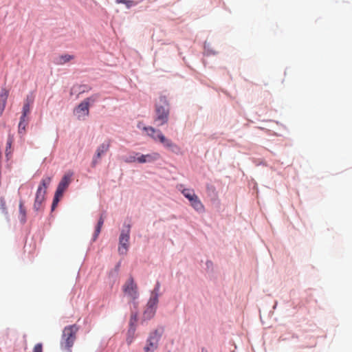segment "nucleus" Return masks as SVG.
I'll return each instance as SVG.
<instances>
[{
    "mask_svg": "<svg viewBox=\"0 0 352 352\" xmlns=\"http://www.w3.org/2000/svg\"><path fill=\"white\" fill-rule=\"evenodd\" d=\"M79 327L76 324L65 327L63 330L60 346L64 352H72V347L76 339V334Z\"/></svg>",
    "mask_w": 352,
    "mask_h": 352,
    "instance_id": "1",
    "label": "nucleus"
},
{
    "mask_svg": "<svg viewBox=\"0 0 352 352\" xmlns=\"http://www.w3.org/2000/svg\"><path fill=\"white\" fill-rule=\"evenodd\" d=\"M155 122L157 126L166 124L169 117V103L166 96H161L155 104Z\"/></svg>",
    "mask_w": 352,
    "mask_h": 352,
    "instance_id": "2",
    "label": "nucleus"
},
{
    "mask_svg": "<svg viewBox=\"0 0 352 352\" xmlns=\"http://www.w3.org/2000/svg\"><path fill=\"white\" fill-rule=\"evenodd\" d=\"M144 130L153 140L159 141L165 148L175 153L179 151L180 148L170 139L166 138L160 130H156L152 126L144 127Z\"/></svg>",
    "mask_w": 352,
    "mask_h": 352,
    "instance_id": "3",
    "label": "nucleus"
},
{
    "mask_svg": "<svg viewBox=\"0 0 352 352\" xmlns=\"http://www.w3.org/2000/svg\"><path fill=\"white\" fill-rule=\"evenodd\" d=\"M51 182V177H43L41 181L35 195V200L33 206L34 210L38 211L42 209L43 204L45 200L47 188H48Z\"/></svg>",
    "mask_w": 352,
    "mask_h": 352,
    "instance_id": "4",
    "label": "nucleus"
},
{
    "mask_svg": "<svg viewBox=\"0 0 352 352\" xmlns=\"http://www.w3.org/2000/svg\"><path fill=\"white\" fill-rule=\"evenodd\" d=\"M122 291L124 295L129 298L130 302L135 305V300L139 297V292L138 285L132 277H129L124 283L122 286Z\"/></svg>",
    "mask_w": 352,
    "mask_h": 352,
    "instance_id": "5",
    "label": "nucleus"
},
{
    "mask_svg": "<svg viewBox=\"0 0 352 352\" xmlns=\"http://www.w3.org/2000/svg\"><path fill=\"white\" fill-rule=\"evenodd\" d=\"M159 283L157 284L153 292L147 303L146 307L143 314L144 320H150L152 318L156 311V307L158 302L157 292L159 290Z\"/></svg>",
    "mask_w": 352,
    "mask_h": 352,
    "instance_id": "6",
    "label": "nucleus"
},
{
    "mask_svg": "<svg viewBox=\"0 0 352 352\" xmlns=\"http://www.w3.org/2000/svg\"><path fill=\"white\" fill-rule=\"evenodd\" d=\"M182 193L186 199H188L190 203V206L195 210L200 212L204 211V206L193 190L184 188L182 190Z\"/></svg>",
    "mask_w": 352,
    "mask_h": 352,
    "instance_id": "7",
    "label": "nucleus"
},
{
    "mask_svg": "<svg viewBox=\"0 0 352 352\" xmlns=\"http://www.w3.org/2000/svg\"><path fill=\"white\" fill-rule=\"evenodd\" d=\"M162 332H159L158 330H155L152 332L147 341L146 344L144 346V349L145 352H154L157 346L158 342L161 338Z\"/></svg>",
    "mask_w": 352,
    "mask_h": 352,
    "instance_id": "8",
    "label": "nucleus"
},
{
    "mask_svg": "<svg viewBox=\"0 0 352 352\" xmlns=\"http://www.w3.org/2000/svg\"><path fill=\"white\" fill-rule=\"evenodd\" d=\"M129 228L122 231L119 238L118 252L120 254H126L129 245Z\"/></svg>",
    "mask_w": 352,
    "mask_h": 352,
    "instance_id": "9",
    "label": "nucleus"
},
{
    "mask_svg": "<svg viewBox=\"0 0 352 352\" xmlns=\"http://www.w3.org/2000/svg\"><path fill=\"white\" fill-rule=\"evenodd\" d=\"M73 175L74 173L69 170L63 175L56 190V192H58V194L63 195L64 191L67 188L72 182Z\"/></svg>",
    "mask_w": 352,
    "mask_h": 352,
    "instance_id": "10",
    "label": "nucleus"
},
{
    "mask_svg": "<svg viewBox=\"0 0 352 352\" xmlns=\"http://www.w3.org/2000/svg\"><path fill=\"white\" fill-rule=\"evenodd\" d=\"M110 145V140H106L98 146L96 151V155L94 157L92 162V164L94 165L97 164L98 162V160L101 158V157L109 151Z\"/></svg>",
    "mask_w": 352,
    "mask_h": 352,
    "instance_id": "11",
    "label": "nucleus"
},
{
    "mask_svg": "<svg viewBox=\"0 0 352 352\" xmlns=\"http://www.w3.org/2000/svg\"><path fill=\"white\" fill-rule=\"evenodd\" d=\"M74 112L78 120H84L89 114V107L87 102L82 101L74 109Z\"/></svg>",
    "mask_w": 352,
    "mask_h": 352,
    "instance_id": "12",
    "label": "nucleus"
},
{
    "mask_svg": "<svg viewBox=\"0 0 352 352\" xmlns=\"http://www.w3.org/2000/svg\"><path fill=\"white\" fill-rule=\"evenodd\" d=\"M137 320H138L137 313H132L131 316L130 321H129L130 328L128 331V333L131 335V336H133V335L135 333V326ZM126 340L129 344H131L133 340V337H131V338H128Z\"/></svg>",
    "mask_w": 352,
    "mask_h": 352,
    "instance_id": "13",
    "label": "nucleus"
},
{
    "mask_svg": "<svg viewBox=\"0 0 352 352\" xmlns=\"http://www.w3.org/2000/svg\"><path fill=\"white\" fill-rule=\"evenodd\" d=\"M160 158V155L157 153L151 154L141 155L137 157V162L139 163L152 162Z\"/></svg>",
    "mask_w": 352,
    "mask_h": 352,
    "instance_id": "14",
    "label": "nucleus"
},
{
    "mask_svg": "<svg viewBox=\"0 0 352 352\" xmlns=\"http://www.w3.org/2000/svg\"><path fill=\"white\" fill-rule=\"evenodd\" d=\"M9 92L6 89H2L0 94V116L2 115L7 102Z\"/></svg>",
    "mask_w": 352,
    "mask_h": 352,
    "instance_id": "15",
    "label": "nucleus"
},
{
    "mask_svg": "<svg viewBox=\"0 0 352 352\" xmlns=\"http://www.w3.org/2000/svg\"><path fill=\"white\" fill-rule=\"evenodd\" d=\"M33 103V100L31 98L28 97L24 102L23 110H22V116L21 117L26 118L30 111L31 106Z\"/></svg>",
    "mask_w": 352,
    "mask_h": 352,
    "instance_id": "16",
    "label": "nucleus"
},
{
    "mask_svg": "<svg viewBox=\"0 0 352 352\" xmlns=\"http://www.w3.org/2000/svg\"><path fill=\"white\" fill-rule=\"evenodd\" d=\"M74 58V56L69 54H63L59 56L56 60V63L58 65H63Z\"/></svg>",
    "mask_w": 352,
    "mask_h": 352,
    "instance_id": "17",
    "label": "nucleus"
},
{
    "mask_svg": "<svg viewBox=\"0 0 352 352\" xmlns=\"http://www.w3.org/2000/svg\"><path fill=\"white\" fill-rule=\"evenodd\" d=\"M0 214L3 215L6 219H8V212L3 197H0Z\"/></svg>",
    "mask_w": 352,
    "mask_h": 352,
    "instance_id": "18",
    "label": "nucleus"
},
{
    "mask_svg": "<svg viewBox=\"0 0 352 352\" xmlns=\"http://www.w3.org/2000/svg\"><path fill=\"white\" fill-rule=\"evenodd\" d=\"M105 216L102 214H101L100 219L98 220V222L97 223V226L96 228L95 233L94 239L96 240V239L98 237L99 233L100 232L101 228L104 223Z\"/></svg>",
    "mask_w": 352,
    "mask_h": 352,
    "instance_id": "19",
    "label": "nucleus"
},
{
    "mask_svg": "<svg viewBox=\"0 0 352 352\" xmlns=\"http://www.w3.org/2000/svg\"><path fill=\"white\" fill-rule=\"evenodd\" d=\"M28 120L26 118L21 117L19 123V133L23 134L25 131V127L28 125Z\"/></svg>",
    "mask_w": 352,
    "mask_h": 352,
    "instance_id": "20",
    "label": "nucleus"
},
{
    "mask_svg": "<svg viewBox=\"0 0 352 352\" xmlns=\"http://www.w3.org/2000/svg\"><path fill=\"white\" fill-rule=\"evenodd\" d=\"M100 97V95L98 94H95L91 96L89 98H85L83 102H87L89 107H90L91 104H93L95 102H96Z\"/></svg>",
    "mask_w": 352,
    "mask_h": 352,
    "instance_id": "21",
    "label": "nucleus"
},
{
    "mask_svg": "<svg viewBox=\"0 0 352 352\" xmlns=\"http://www.w3.org/2000/svg\"><path fill=\"white\" fill-rule=\"evenodd\" d=\"M118 3H122L126 6L127 8H130L137 4L133 0H116Z\"/></svg>",
    "mask_w": 352,
    "mask_h": 352,
    "instance_id": "22",
    "label": "nucleus"
},
{
    "mask_svg": "<svg viewBox=\"0 0 352 352\" xmlns=\"http://www.w3.org/2000/svg\"><path fill=\"white\" fill-rule=\"evenodd\" d=\"M19 213H20V215L21 216V221L23 222H25V217H26V211H25V208L23 206V201H21L19 203Z\"/></svg>",
    "mask_w": 352,
    "mask_h": 352,
    "instance_id": "23",
    "label": "nucleus"
},
{
    "mask_svg": "<svg viewBox=\"0 0 352 352\" xmlns=\"http://www.w3.org/2000/svg\"><path fill=\"white\" fill-rule=\"evenodd\" d=\"M13 140H14L13 136L9 135L8 138V140H7V143H6V155H8L10 153V151H8V150L11 148V146L13 142Z\"/></svg>",
    "mask_w": 352,
    "mask_h": 352,
    "instance_id": "24",
    "label": "nucleus"
},
{
    "mask_svg": "<svg viewBox=\"0 0 352 352\" xmlns=\"http://www.w3.org/2000/svg\"><path fill=\"white\" fill-rule=\"evenodd\" d=\"M62 196H63V195L58 194V192H55V195H54V197L53 203H52V210H54L55 208V207L56 206L57 204L59 201L60 198L62 197Z\"/></svg>",
    "mask_w": 352,
    "mask_h": 352,
    "instance_id": "25",
    "label": "nucleus"
},
{
    "mask_svg": "<svg viewBox=\"0 0 352 352\" xmlns=\"http://www.w3.org/2000/svg\"><path fill=\"white\" fill-rule=\"evenodd\" d=\"M33 352H43V346L41 343L36 344L33 349Z\"/></svg>",
    "mask_w": 352,
    "mask_h": 352,
    "instance_id": "26",
    "label": "nucleus"
},
{
    "mask_svg": "<svg viewBox=\"0 0 352 352\" xmlns=\"http://www.w3.org/2000/svg\"><path fill=\"white\" fill-rule=\"evenodd\" d=\"M137 161V157L135 156H129L126 160L125 162H127V163H132V162H135Z\"/></svg>",
    "mask_w": 352,
    "mask_h": 352,
    "instance_id": "27",
    "label": "nucleus"
},
{
    "mask_svg": "<svg viewBox=\"0 0 352 352\" xmlns=\"http://www.w3.org/2000/svg\"><path fill=\"white\" fill-rule=\"evenodd\" d=\"M201 352H208V351H207V350H206V349H203L201 350Z\"/></svg>",
    "mask_w": 352,
    "mask_h": 352,
    "instance_id": "28",
    "label": "nucleus"
}]
</instances>
